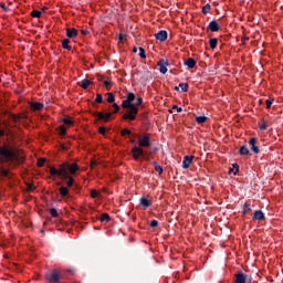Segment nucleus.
Returning <instances> with one entry per match:
<instances>
[{"label":"nucleus","instance_id":"2eb2a0df","mask_svg":"<svg viewBox=\"0 0 283 283\" xmlns=\"http://www.w3.org/2000/svg\"><path fill=\"white\" fill-rule=\"evenodd\" d=\"M30 107L34 111V112H41V109H43L44 105L41 102H31L30 103Z\"/></svg>","mask_w":283,"mask_h":283},{"label":"nucleus","instance_id":"412c9836","mask_svg":"<svg viewBox=\"0 0 283 283\" xmlns=\"http://www.w3.org/2000/svg\"><path fill=\"white\" fill-rule=\"evenodd\" d=\"M59 191H60V195L62 196V198H65V196H69V193H70V190L65 186H61L59 188Z\"/></svg>","mask_w":283,"mask_h":283},{"label":"nucleus","instance_id":"bf43d9fd","mask_svg":"<svg viewBox=\"0 0 283 283\" xmlns=\"http://www.w3.org/2000/svg\"><path fill=\"white\" fill-rule=\"evenodd\" d=\"M175 91H176V92H180V86H176V87H175Z\"/></svg>","mask_w":283,"mask_h":283},{"label":"nucleus","instance_id":"9d476101","mask_svg":"<svg viewBox=\"0 0 283 283\" xmlns=\"http://www.w3.org/2000/svg\"><path fill=\"white\" fill-rule=\"evenodd\" d=\"M46 280L51 283H59L61 281V274H59L56 271H53L46 276Z\"/></svg>","mask_w":283,"mask_h":283},{"label":"nucleus","instance_id":"4d7b16f0","mask_svg":"<svg viewBox=\"0 0 283 283\" xmlns=\"http://www.w3.org/2000/svg\"><path fill=\"white\" fill-rule=\"evenodd\" d=\"M242 43L244 44V43H247V41H249V36H244V38H242Z\"/></svg>","mask_w":283,"mask_h":283},{"label":"nucleus","instance_id":"864d4df0","mask_svg":"<svg viewBox=\"0 0 283 283\" xmlns=\"http://www.w3.org/2000/svg\"><path fill=\"white\" fill-rule=\"evenodd\" d=\"M172 109H177L178 113L182 112V107H179L178 105H174Z\"/></svg>","mask_w":283,"mask_h":283},{"label":"nucleus","instance_id":"20e7f679","mask_svg":"<svg viewBox=\"0 0 283 283\" xmlns=\"http://www.w3.org/2000/svg\"><path fill=\"white\" fill-rule=\"evenodd\" d=\"M251 275L244 274L242 271L235 274L234 283H251Z\"/></svg>","mask_w":283,"mask_h":283},{"label":"nucleus","instance_id":"37998d69","mask_svg":"<svg viewBox=\"0 0 283 283\" xmlns=\"http://www.w3.org/2000/svg\"><path fill=\"white\" fill-rule=\"evenodd\" d=\"M132 134V130L125 128L122 130V136H129Z\"/></svg>","mask_w":283,"mask_h":283},{"label":"nucleus","instance_id":"c756f323","mask_svg":"<svg viewBox=\"0 0 283 283\" xmlns=\"http://www.w3.org/2000/svg\"><path fill=\"white\" fill-rule=\"evenodd\" d=\"M31 17H33L34 19H41V11L39 10H33L31 12Z\"/></svg>","mask_w":283,"mask_h":283},{"label":"nucleus","instance_id":"ddd939ff","mask_svg":"<svg viewBox=\"0 0 283 283\" xmlns=\"http://www.w3.org/2000/svg\"><path fill=\"white\" fill-rule=\"evenodd\" d=\"M208 30H210V32H218L220 30V24L217 20H212L208 24Z\"/></svg>","mask_w":283,"mask_h":283},{"label":"nucleus","instance_id":"a18cd8bd","mask_svg":"<svg viewBox=\"0 0 283 283\" xmlns=\"http://www.w3.org/2000/svg\"><path fill=\"white\" fill-rule=\"evenodd\" d=\"M96 103H103V95L102 94H97L96 98H95Z\"/></svg>","mask_w":283,"mask_h":283},{"label":"nucleus","instance_id":"79ce46f5","mask_svg":"<svg viewBox=\"0 0 283 283\" xmlns=\"http://www.w3.org/2000/svg\"><path fill=\"white\" fill-rule=\"evenodd\" d=\"M0 8H2L3 12H10V8L6 6V3H0Z\"/></svg>","mask_w":283,"mask_h":283},{"label":"nucleus","instance_id":"c9c22d12","mask_svg":"<svg viewBox=\"0 0 283 283\" xmlns=\"http://www.w3.org/2000/svg\"><path fill=\"white\" fill-rule=\"evenodd\" d=\"M232 169H234L233 176H238V172L240 171V166L238 164H233Z\"/></svg>","mask_w":283,"mask_h":283},{"label":"nucleus","instance_id":"9b49d317","mask_svg":"<svg viewBox=\"0 0 283 283\" xmlns=\"http://www.w3.org/2000/svg\"><path fill=\"white\" fill-rule=\"evenodd\" d=\"M193 155H187L184 157V160H182V168L184 169H189L191 163H193Z\"/></svg>","mask_w":283,"mask_h":283},{"label":"nucleus","instance_id":"f8f14e48","mask_svg":"<svg viewBox=\"0 0 283 283\" xmlns=\"http://www.w3.org/2000/svg\"><path fill=\"white\" fill-rule=\"evenodd\" d=\"M168 34L166 30H161L158 33L155 34V39L157 41H160L161 43H165V40L167 39Z\"/></svg>","mask_w":283,"mask_h":283},{"label":"nucleus","instance_id":"cd10ccee","mask_svg":"<svg viewBox=\"0 0 283 283\" xmlns=\"http://www.w3.org/2000/svg\"><path fill=\"white\" fill-rule=\"evenodd\" d=\"M179 87H180L181 92H189V84H187V83H180Z\"/></svg>","mask_w":283,"mask_h":283},{"label":"nucleus","instance_id":"c85d7f7f","mask_svg":"<svg viewBox=\"0 0 283 283\" xmlns=\"http://www.w3.org/2000/svg\"><path fill=\"white\" fill-rule=\"evenodd\" d=\"M27 191L32 192L36 189V186L34 184L27 182Z\"/></svg>","mask_w":283,"mask_h":283},{"label":"nucleus","instance_id":"473e14b6","mask_svg":"<svg viewBox=\"0 0 283 283\" xmlns=\"http://www.w3.org/2000/svg\"><path fill=\"white\" fill-rule=\"evenodd\" d=\"M0 176H10V170L7 168H0Z\"/></svg>","mask_w":283,"mask_h":283},{"label":"nucleus","instance_id":"680f3d73","mask_svg":"<svg viewBox=\"0 0 283 283\" xmlns=\"http://www.w3.org/2000/svg\"><path fill=\"white\" fill-rule=\"evenodd\" d=\"M61 147L63 150L67 149V147H65L64 145H61Z\"/></svg>","mask_w":283,"mask_h":283},{"label":"nucleus","instance_id":"09e8293b","mask_svg":"<svg viewBox=\"0 0 283 283\" xmlns=\"http://www.w3.org/2000/svg\"><path fill=\"white\" fill-rule=\"evenodd\" d=\"M153 229L158 227V220H153L150 221V224H149Z\"/></svg>","mask_w":283,"mask_h":283},{"label":"nucleus","instance_id":"0e129e2a","mask_svg":"<svg viewBox=\"0 0 283 283\" xmlns=\"http://www.w3.org/2000/svg\"><path fill=\"white\" fill-rule=\"evenodd\" d=\"M57 186H61V182H57Z\"/></svg>","mask_w":283,"mask_h":283},{"label":"nucleus","instance_id":"4468645a","mask_svg":"<svg viewBox=\"0 0 283 283\" xmlns=\"http://www.w3.org/2000/svg\"><path fill=\"white\" fill-rule=\"evenodd\" d=\"M66 36H69V39H76L78 31L75 28H69L66 29Z\"/></svg>","mask_w":283,"mask_h":283},{"label":"nucleus","instance_id":"7c9ffc66","mask_svg":"<svg viewBox=\"0 0 283 283\" xmlns=\"http://www.w3.org/2000/svg\"><path fill=\"white\" fill-rule=\"evenodd\" d=\"M209 10H211V4L207 3L206 6L202 7L203 14H209Z\"/></svg>","mask_w":283,"mask_h":283},{"label":"nucleus","instance_id":"6e6d98bb","mask_svg":"<svg viewBox=\"0 0 283 283\" xmlns=\"http://www.w3.org/2000/svg\"><path fill=\"white\" fill-rule=\"evenodd\" d=\"M118 39H119V41H124V40H125V34L120 33V34L118 35Z\"/></svg>","mask_w":283,"mask_h":283},{"label":"nucleus","instance_id":"0eeeda50","mask_svg":"<svg viewBox=\"0 0 283 283\" xmlns=\"http://www.w3.org/2000/svg\"><path fill=\"white\" fill-rule=\"evenodd\" d=\"M94 116H96L97 120H103L104 123H108L109 118H112V113L96 112Z\"/></svg>","mask_w":283,"mask_h":283},{"label":"nucleus","instance_id":"4be33fe9","mask_svg":"<svg viewBox=\"0 0 283 283\" xmlns=\"http://www.w3.org/2000/svg\"><path fill=\"white\" fill-rule=\"evenodd\" d=\"M242 213H243V216H249V213H251V205L244 203Z\"/></svg>","mask_w":283,"mask_h":283},{"label":"nucleus","instance_id":"e433bc0d","mask_svg":"<svg viewBox=\"0 0 283 283\" xmlns=\"http://www.w3.org/2000/svg\"><path fill=\"white\" fill-rule=\"evenodd\" d=\"M133 105H135V107H138V106L143 105V97H137L136 102L133 103Z\"/></svg>","mask_w":283,"mask_h":283},{"label":"nucleus","instance_id":"bb28decb","mask_svg":"<svg viewBox=\"0 0 283 283\" xmlns=\"http://www.w3.org/2000/svg\"><path fill=\"white\" fill-rule=\"evenodd\" d=\"M196 122H197L199 125H202V123H207V116H197V117H196Z\"/></svg>","mask_w":283,"mask_h":283},{"label":"nucleus","instance_id":"5fc2aeb1","mask_svg":"<svg viewBox=\"0 0 283 283\" xmlns=\"http://www.w3.org/2000/svg\"><path fill=\"white\" fill-rule=\"evenodd\" d=\"M104 85L105 87H109V85H112V81L109 80L104 81Z\"/></svg>","mask_w":283,"mask_h":283},{"label":"nucleus","instance_id":"b1692460","mask_svg":"<svg viewBox=\"0 0 283 283\" xmlns=\"http://www.w3.org/2000/svg\"><path fill=\"white\" fill-rule=\"evenodd\" d=\"M209 45H210L211 50H216V48H218V39H216V38L210 39Z\"/></svg>","mask_w":283,"mask_h":283},{"label":"nucleus","instance_id":"7ed1b4c3","mask_svg":"<svg viewBox=\"0 0 283 283\" xmlns=\"http://www.w3.org/2000/svg\"><path fill=\"white\" fill-rule=\"evenodd\" d=\"M6 136V130L0 129V138ZM14 158V151L10 146H0V164L8 163Z\"/></svg>","mask_w":283,"mask_h":283},{"label":"nucleus","instance_id":"c03bdc74","mask_svg":"<svg viewBox=\"0 0 283 283\" xmlns=\"http://www.w3.org/2000/svg\"><path fill=\"white\" fill-rule=\"evenodd\" d=\"M155 171H157V174H163V167H161V166H158V165L155 163Z\"/></svg>","mask_w":283,"mask_h":283},{"label":"nucleus","instance_id":"f03ea898","mask_svg":"<svg viewBox=\"0 0 283 283\" xmlns=\"http://www.w3.org/2000/svg\"><path fill=\"white\" fill-rule=\"evenodd\" d=\"M134 101H136V95L134 93H127L126 99L122 102V107L126 109V113L123 115L124 120H136L138 107L134 105Z\"/></svg>","mask_w":283,"mask_h":283},{"label":"nucleus","instance_id":"2f4dec72","mask_svg":"<svg viewBox=\"0 0 283 283\" xmlns=\"http://www.w3.org/2000/svg\"><path fill=\"white\" fill-rule=\"evenodd\" d=\"M114 101H116L114 93H107V103H114Z\"/></svg>","mask_w":283,"mask_h":283},{"label":"nucleus","instance_id":"6ab92c4d","mask_svg":"<svg viewBox=\"0 0 283 283\" xmlns=\"http://www.w3.org/2000/svg\"><path fill=\"white\" fill-rule=\"evenodd\" d=\"M92 82L87 78H84L82 82L77 83V85H80V87H82V90H87V87H90V84Z\"/></svg>","mask_w":283,"mask_h":283},{"label":"nucleus","instance_id":"ea45409f","mask_svg":"<svg viewBox=\"0 0 283 283\" xmlns=\"http://www.w3.org/2000/svg\"><path fill=\"white\" fill-rule=\"evenodd\" d=\"M64 125H74V122L70 119V117H64L63 118Z\"/></svg>","mask_w":283,"mask_h":283},{"label":"nucleus","instance_id":"f704fd0d","mask_svg":"<svg viewBox=\"0 0 283 283\" xmlns=\"http://www.w3.org/2000/svg\"><path fill=\"white\" fill-rule=\"evenodd\" d=\"M50 214L52 216V218H59V212L55 208L50 209Z\"/></svg>","mask_w":283,"mask_h":283},{"label":"nucleus","instance_id":"49530a36","mask_svg":"<svg viewBox=\"0 0 283 283\" xmlns=\"http://www.w3.org/2000/svg\"><path fill=\"white\" fill-rule=\"evenodd\" d=\"M66 186H67V187H74V178H70V179L66 181Z\"/></svg>","mask_w":283,"mask_h":283},{"label":"nucleus","instance_id":"e2e57ef3","mask_svg":"<svg viewBox=\"0 0 283 283\" xmlns=\"http://www.w3.org/2000/svg\"><path fill=\"white\" fill-rule=\"evenodd\" d=\"M103 191H107V189H106V188H104V189H103Z\"/></svg>","mask_w":283,"mask_h":283},{"label":"nucleus","instance_id":"dca6fc26","mask_svg":"<svg viewBox=\"0 0 283 283\" xmlns=\"http://www.w3.org/2000/svg\"><path fill=\"white\" fill-rule=\"evenodd\" d=\"M184 65L189 67V70H193V67H196V60H193V57H189L184 62Z\"/></svg>","mask_w":283,"mask_h":283},{"label":"nucleus","instance_id":"423d86ee","mask_svg":"<svg viewBox=\"0 0 283 283\" xmlns=\"http://www.w3.org/2000/svg\"><path fill=\"white\" fill-rule=\"evenodd\" d=\"M248 143H249L250 149H251V151H253V154H260V146H258V138L251 137Z\"/></svg>","mask_w":283,"mask_h":283},{"label":"nucleus","instance_id":"13d9d810","mask_svg":"<svg viewBox=\"0 0 283 283\" xmlns=\"http://www.w3.org/2000/svg\"><path fill=\"white\" fill-rule=\"evenodd\" d=\"M229 174H235V169H233V168H229Z\"/></svg>","mask_w":283,"mask_h":283},{"label":"nucleus","instance_id":"f3484780","mask_svg":"<svg viewBox=\"0 0 283 283\" xmlns=\"http://www.w3.org/2000/svg\"><path fill=\"white\" fill-rule=\"evenodd\" d=\"M264 212H262V210H255L254 214H253V220H259L262 221L264 220Z\"/></svg>","mask_w":283,"mask_h":283},{"label":"nucleus","instance_id":"6e6552de","mask_svg":"<svg viewBox=\"0 0 283 283\" xmlns=\"http://www.w3.org/2000/svg\"><path fill=\"white\" fill-rule=\"evenodd\" d=\"M157 65L159 67L160 74H167V66L169 65V60L161 59L158 61Z\"/></svg>","mask_w":283,"mask_h":283},{"label":"nucleus","instance_id":"de8ad7c7","mask_svg":"<svg viewBox=\"0 0 283 283\" xmlns=\"http://www.w3.org/2000/svg\"><path fill=\"white\" fill-rule=\"evenodd\" d=\"M91 198H98V191L95 189L91 190Z\"/></svg>","mask_w":283,"mask_h":283},{"label":"nucleus","instance_id":"58836bf2","mask_svg":"<svg viewBox=\"0 0 283 283\" xmlns=\"http://www.w3.org/2000/svg\"><path fill=\"white\" fill-rule=\"evenodd\" d=\"M273 98H268L266 101H265V105H266V108L268 109H271V105H273Z\"/></svg>","mask_w":283,"mask_h":283},{"label":"nucleus","instance_id":"a211bd4d","mask_svg":"<svg viewBox=\"0 0 283 283\" xmlns=\"http://www.w3.org/2000/svg\"><path fill=\"white\" fill-rule=\"evenodd\" d=\"M139 205L145 208L151 207V200L147 199L146 197H142L139 199Z\"/></svg>","mask_w":283,"mask_h":283},{"label":"nucleus","instance_id":"4c0bfd02","mask_svg":"<svg viewBox=\"0 0 283 283\" xmlns=\"http://www.w3.org/2000/svg\"><path fill=\"white\" fill-rule=\"evenodd\" d=\"M139 56H140V59H147V54L145 53V49L139 48Z\"/></svg>","mask_w":283,"mask_h":283},{"label":"nucleus","instance_id":"052dcab7","mask_svg":"<svg viewBox=\"0 0 283 283\" xmlns=\"http://www.w3.org/2000/svg\"><path fill=\"white\" fill-rule=\"evenodd\" d=\"M133 52H134V53H137V52H138V49L134 48V49H133Z\"/></svg>","mask_w":283,"mask_h":283},{"label":"nucleus","instance_id":"393cba45","mask_svg":"<svg viewBox=\"0 0 283 283\" xmlns=\"http://www.w3.org/2000/svg\"><path fill=\"white\" fill-rule=\"evenodd\" d=\"M99 220L101 222H109V220H112V217H109V213H102Z\"/></svg>","mask_w":283,"mask_h":283},{"label":"nucleus","instance_id":"603ef678","mask_svg":"<svg viewBox=\"0 0 283 283\" xmlns=\"http://www.w3.org/2000/svg\"><path fill=\"white\" fill-rule=\"evenodd\" d=\"M105 132H106L105 127L101 126L98 128V133L102 134L103 136H104Z\"/></svg>","mask_w":283,"mask_h":283},{"label":"nucleus","instance_id":"39448f33","mask_svg":"<svg viewBox=\"0 0 283 283\" xmlns=\"http://www.w3.org/2000/svg\"><path fill=\"white\" fill-rule=\"evenodd\" d=\"M138 145L139 147H151V138L148 135L140 136L138 138Z\"/></svg>","mask_w":283,"mask_h":283},{"label":"nucleus","instance_id":"a19ab883","mask_svg":"<svg viewBox=\"0 0 283 283\" xmlns=\"http://www.w3.org/2000/svg\"><path fill=\"white\" fill-rule=\"evenodd\" d=\"M45 158H39L38 159V167H43V165H45Z\"/></svg>","mask_w":283,"mask_h":283},{"label":"nucleus","instance_id":"a878e982","mask_svg":"<svg viewBox=\"0 0 283 283\" xmlns=\"http://www.w3.org/2000/svg\"><path fill=\"white\" fill-rule=\"evenodd\" d=\"M259 128L261 129V132L266 130V129H268L266 120L261 119V120L259 122Z\"/></svg>","mask_w":283,"mask_h":283},{"label":"nucleus","instance_id":"3c124183","mask_svg":"<svg viewBox=\"0 0 283 283\" xmlns=\"http://www.w3.org/2000/svg\"><path fill=\"white\" fill-rule=\"evenodd\" d=\"M81 34H83L84 36H87V34H90V31L86 29H82Z\"/></svg>","mask_w":283,"mask_h":283},{"label":"nucleus","instance_id":"1a4fd4ad","mask_svg":"<svg viewBox=\"0 0 283 283\" xmlns=\"http://www.w3.org/2000/svg\"><path fill=\"white\" fill-rule=\"evenodd\" d=\"M132 154H133V158L135 160H138L140 157H144L145 156V150H143V148L138 147V146H135L133 147L132 149Z\"/></svg>","mask_w":283,"mask_h":283},{"label":"nucleus","instance_id":"8fccbe9b","mask_svg":"<svg viewBox=\"0 0 283 283\" xmlns=\"http://www.w3.org/2000/svg\"><path fill=\"white\" fill-rule=\"evenodd\" d=\"M114 114H117L118 109H120V106L118 104H113Z\"/></svg>","mask_w":283,"mask_h":283},{"label":"nucleus","instance_id":"aec40b11","mask_svg":"<svg viewBox=\"0 0 283 283\" xmlns=\"http://www.w3.org/2000/svg\"><path fill=\"white\" fill-rule=\"evenodd\" d=\"M239 154L241 156H249L251 154V151L249 150V147L241 146L240 149H239Z\"/></svg>","mask_w":283,"mask_h":283},{"label":"nucleus","instance_id":"f257e3e1","mask_svg":"<svg viewBox=\"0 0 283 283\" xmlns=\"http://www.w3.org/2000/svg\"><path fill=\"white\" fill-rule=\"evenodd\" d=\"M78 169V164L64 161L57 165V167H49V174L61 178H72V176H76Z\"/></svg>","mask_w":283,"mask_h":283},{"label":"nucleus","instance_id":"72a5a7b5","mask_svg":"<svg viewBox=\"0 0 283 283\" xmlns=\"http://www.w3.org/2000/svg\"><path fill=\"white\" fill-rule=\"evenodd\" d=\"M59 129H60V135H61V136H65V134H67V129L65 128L64 125H61V126L59 127Z\"/></svg>","mask_w":283,"mask_h":283},{"label":"nucleus","instance_id":"5701e85b","mask_svg":"<svg viewBox=\"0 0 283 283\" xmlns=\"http://www.w3.org/2000/svg\"><path fill=\"white\" fill-rule=\"evenodd\" d=\"M62 48L64 49V50H72V46L70 45V39H64L63 41H62Z\"/></svg>","mask_w":283,"mask_h":283}]
</instances>
